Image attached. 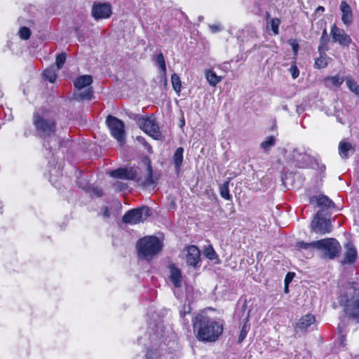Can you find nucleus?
<instances>
[{"mask_svg":"<svg viewBox=\"0 0 359 359\" xmlns=\"http://www.w3.org/2000/svg\"><path fill=\"white\" fill-rule=\"evenodd\" d=\"M196 337L202 341H215L222 334L223 326L207 316L198 314L193 319Z\"/></svg>","mask_w":359,"mask_h":359,"instance_id":"nucleus-1","label":"nucleus"},{"mask_svg":"<svg viewBox=\"0 0 359 359\" xmlns=\"http://www.w3.org/2000/svg\"><path fill=\"white\" fill-rule=\"evenodd\" d=\"M339 302L348 318L359 322V283H348L339 297Z\"/></svg>","mask_w":359,"mask_h":359,"instance_id":"nucleus-2","label":"nucleus"},{"mask_svg":"<svg viewBox=\"0 0 359 359\" xmlns=\"http://www.w3.org/2000/svg\"><path fill=\"white\" fill-rule=\"evenodd\" d=\"M314 245L323 258L333 259L340 255L341 245L335 238H328L315 241Z\"/></svg>","mask_w":359,"mask_h":359,"instance_id":"nucleus-3","label":"nucleus"},{"mask_svg":"<svg viewBox=\"0 0 359 359\" xmlns=\"http://www.w3.org/2000/svg\"><path fill=\"white\" fill-rule=\"evenodd\" d=\"M137 250L140 255L145 259H151L162 248L160 241L155 236H145L139 240Z\"/></svg>","mask_w":359,"mask_h":359,"instance_id":"nucleus-4","label":"nucleus"},{"mask_svg":"<svg viewBox=\"0 0 359 359\" xmlns=\"http://www.w3.org/2000/svg\"><path fill=\"white\" fill-rule=\"evenodd\" d=\"M33 123L35 126L36 130L41 137H50L55 133V121L51 118H45L43 116H41L39 112L34 113Z\"/></svg>","mask_w":359,"mask_h":359,"instance_id":"nucleus-5","label":"nucleus"},{"mask_svg":"<svg viewBox=\"0 0 359 359\" xmlns=\"http://www.w3.org/2000/svg\"><path fill=\"white\" fill-rule=\"evenodd\" d=\"M150 215V209L147 206L132 209L126 212L122 221L130 224L142 222Z\"/></svg>","mask_w":359,"mask_h":359,"instance_id":"nucleus-6","label":"nucleus"},{"mask_svg":"<svg viewBox=\"0 0 359 359\" xmlns=\"http://www.w3.org/2000/svg\"><path fill=\"white\" fill-rule=\"evenodd\" d=\"M106 123L111 135L120 144H123L125 142V130L123 121L115 116H108L106 119Z\"/></svg>","mask_w":359,"mask_h":359,"instance_id":"nucleus-7","label":"nucleus"},{"mask_svg":"<svg viewBox=\"0 0 359 359\" xmlns=\"http://www.w3.org/2000/svg\"><path fill=\"white\" fill-rule=\"evenodd\" d=\"M138 125L142 130L154 139L160 140L161 138V132L155 117L140 118Z\"/></svg>","mask_w":359,"mask_h":359,"instance_id":"nucleus-8","label":"nucleus"},{"mask_svg":"<svg viewBox=\"0 0 359 359\" xmlns=\"http://www.w3.org/2000/svg\"><path fill=\"white\" fill-rule=\"evenodd\" d=\"M311 229L316 233L324 235L332 231V224L330 219L323 216V211H318L311 223Z\"/></svg>","mask_w":359,"mask_h":359,"instance_id":"nucleus-9","label":"nucleus"},{"mask_svg":"<svg viewBox=\"0 0 359 359\" xmlns=\"http://www.w3.org/2000/svg\"><path fill=\"white\" fill-rule=\"evenodd\" d=\"M144 168H138L137 179V182L143 187L148 188L154 186L155 180L152 177V168L150 161L145 159L144 161Z\"/></svg>","mask_w":359,"mask_h":359,"instance_id":"nucleus-10","label":"nucleus"},{"mask_svg":"<svg viewBox=\"0 0 359 359\" xmlns=\"http://www.w3.org/2000/svg\"><path fill=\"white\" fill-rule=\"evenodd\" d=\"M111 13V6L108 3H95L92 8V15L95 19L109 18Z\"/></svg>","mask_w":359,"mask_h":359,"instance_id":"nucleus-11","label":"nucleus"},{"mask_svg":"<svg viewBox=\"0 0 359 359\" xmlns=\"http://www.w3.org/2000/svg\"><path fill=\"white\" fill-rule=\"evenodd\" d=\"M331 36L333 41L338 42L344 46H348L351 42V37L345 33L344 30L335 25H333L331 29Z\"/></svg>","mask_w":359,"mask_h":359,"instance_id":"nucleus-12","label":"nucleus"},{"mask_svg":"<svg viewBox=\"0 0 359 359\" xmlns=\"http://www.w3.org/2000/svg\"><path fill=\"white\" fill-rule=\"evenodd\" d=\"M186 261L188 265L194 268L200 262L201 252L196 245H189L186 248Z\"/></svg>","mask_w":359,"mask_h":359,"instance_id":"nucleus-13","label":"nucleus"},{"mask_svg":"<svg viewBox=\"0 0 359 359\" xmlns=\"http://www.w3.org/2000/svg\"><path fill=\"white\" fill-rule=\"evenodd\" d=\"M291 160L299 168L306 166L309 161V156L303 149L295 148L291 154Z\"/></svg>","mask_w":359,"mask_h":359,"instance_id":"nucleus-14","label":"nucleus"},{"mask_svg":"<svg viewBox=\"0 0 359 359\" xmlns=\"http://www.w3.org/2000/svg\"><path fill=\"white\" fill-rule=\"evenodd\" d=\"M111 177L122 180H134L137 176V170L135 168H118L112 170L110 173Z\"/></svg>","mask_w":359,"mask_h":359,"instance_id":"nucleus-15","label":"nucleus"},{"mask_svg":"<svg viewBox=\"0 0 359 359\" xmlns=\"http://www.w3.org/2000/svg\"><path fill=\"white\" fill-rule=\"evenodd\" d=\"M346 252L344 257L341 263L343 264H348L353 263L357 259V250L351 243H348L345 245Z\"/></svg>","mask_w":359,"mask_h":359,"instance_id":"nucleus-16","label":"nucleus"},{"mask_svg":"<svg viewBox=\"0 0 359 359\" xmlns=\"http://www.w3.org/2000/svg\"><path fill=\"white\" fill-rule=\"evenodd\" d=\"M315 241L311 243H305L304 241H299L296 243L295 248L302 251L306 254V257H311L313 255L314 250H316V247L314 245Z\"/></svg>","mask_w":359,"mask_h":359,"instance_id":"nucleus-17","label":"nucleus"},{"mask_svg":"<svg viewBox=\"0 0 359 359\" xmlns=\"http://www.w3.org/2000/svg\"><path fill=\"white\" fill-rule=\"evenodd\" d=\"M310 203H316L318 206L324 207L327 208H334V203L327 196L324 195H319L318 196H313L310 199Z\"/></svg>","mask_w":359,"mask_h":359,"instance_id":"nucleus-18","label":"nucleus"},{"mask_svg":"<svg viewBox=\"0 0 359 359\" xmlns=\"http://www.w3.org/2000/svg\"><path fill=\"white\" fill-rule=\"evenodd\" d=\"M170 270V279L172 284L176 287H179L181 286L182 283V275L181 271L174 265H170L169 266Z\"/></svg>","mask_w":359,"mask_h":359,"instance_id":"nucleus-19","label":"nucleus"},{"mask_svg":"<svg viewBox=\"0 0 359 359\" xmlns=\"http://www.w3.org/2000/svg\"><path fill=\"white\" fill-rule=\"evenodd\" d=\"M156 62L159 65L161 69L160 79L163 83V85H166V65L164 59V56L162 53H159L156 57Z\"/></svg>","mask_w":359,"mask_h":359,"instance_id":"nucleus-20","label":"nucleus"},{"mask_svg":"<svg viewBox=\"0 0 359 359\" xmlns=\"http://www.w3.org/2000/svg\"><path fill=\"white\" fill-rule=\"evenodd\" d=\"M93 82L91 76L82 75L78 77L74 81V86L78 90H81L86 87H88Z\"/></svg>","mask_w":359,"mask_h":359,"instance_id":"nucleus-21","label":"nucleus"},{"mask_svg":"<svg viewBox=\"0 0 359 359\" xmlns=\"http://www.w3.org/2000/svg\"><path fill=\"white\" fill-rule=\"evenodd\" d=\"M340 8L342 13L341 20L343 22L345 25L350 24L353 20L350 6L346 2H342L340 5Z\"/></svg>","mask_w":359,"mask_h":359,"instance_id":"nucleus-22","label":"nucleus"},{"mask_svg":"<svg viewBox=\"0 0 359 359\" xmlns=\"http://www.w3.org/2000/svg\"><path fill=\"white\" fill-rule=\"evenodd\" d=\"M183 154H184V149L182 147H178L173 156H172V161L175 167V170L177 172H180L181 170V167L183 162Z\"/></svg>","mask_w":359,"mask_h":359,"instance_id":"nucleus-23","label":"nucleus"},{"mask_svg":"<svg viewBox=\"0 0 359 359\" xmlns=\"http://www.w3.org/2000/svg\"><path fill=\"white\" fill-rule=\"evenodd\" d=\"M316 319L314 316L311 314H306L302 317L297 323V327L301 330H306L309 326L315 322Z\"/></svg>","mask_w":359,"mask_h":359,"instance_id":"nucleus-24","label":"nucleus"},{"mask_svg":"<svg viewBox=\"0 0 359 359\" xmlns=\"http://www.w3.org/2000/svg\"><path fill=\"white\" fill-rule=\"evenodd\" d=\"M330 58L325 54V52H320V57H318L314 64V67L318 69H323L327 66Z\"/></svg>","mask_w":359,"mask_h":359,"instance_id":"nucleus-25","label":"nucleus"},{"mask_svg":"<svg viewBox=\"0 0 359 359\" xmlns=\"http://www.w3.org/2000/svg\"><path fill=\"white\" fill-rule=\"evenodd\" d=\"M205 77L212 86H215L219 82L222 81V77L217 76L213 71L209 69L205 72Z\"/></svg>","mask_w":359,"mask_h":359,"instance_id":"nucleus-26","label":"nucleus"},{"mask_svg":"<svg viewBox=\"0 0 359 359\" xmlns=\"http://www.w3.org/2000/svg\"><path fill=\"white\" fill-rule=\"evenodd\" d=\"M344 82V79L338 75L329 76L325 79V84L327 87L339 86Z\"/></svg>","mask_w":359,"mask_h":359,"instance_id":"nucleus-27","label":"nucleus"},{"mask_svg":"<svg viewBox=\"0 0 359 359\" xmlns=\"http://www.w3.org/2000/svg\"><path fill=\"white\" fill-rule=\"evenodd\" d=\"M229 182L226 181L223 184L219 187V193L222 198L226 200L230 201L231 199V196L229 194Z\"/></svg>","mask_w":359,"mask_h":359,"instance_id":"nucleus-28","label":"nucleus"},{"mask_svg":"<svg viewBox=\"0 0 359 359\" xmlns=\"http://www.w3.org/2000/svg\"><path fill=\"white\" fill-rule=\"evenodd\" d=\"M339 149L340 156L344 158H346L348 156V151L352 149V147L348 142H341Z\"/></svg>","mask_w":359,"mask_h":359,"instance_id":"nucleus-29","label":"nucleus"},{"mask_svg":"<svg viewBox=\"0 0 359 359\" xmlns=\"http://www.w3.org/2000/svg\"><path fill=\"white\" fill-rule=\"evenodd\" d=\"M74 97L76 100H90L93 97V90L91 88L85 89L83 92H80L78 94H74Z\"/></svg>","mask_w":359,"mask_h":359,"instance_id":"nucleus-30","label":"nucleus"},{"mask_svg":"<svg viewBox=\"0 0 359 359\" xmlns=\"http://www.w3.org/2000/svg\"><path fill=\"white\" fill-rule=\"evenodd\" d=\"M275 144L276 138L273 136H269L261 143L260 146L265 151H268Z\"/></svg>","mask_w":359,"mask_h":359,"instance_id":"nucleus-31","label":"nucleus"},{"mask_svg":"<svg viewBox=\"0 0 359 359\" xmlns=\"http://www.w3.org/2000/svg\"><path fill=\"white\" fill-rule=\"evenodd\" d=\"M43 76L50 82H54L57 76L54 67L46 69L43 72Z\"/></svg>","mask_w":359,"mask_h":359,"instance_id":"nucleus-32","label":"nucleus"},{"mask_svg":"<svg viewBox=\"0 0 359 359\" xmlns=\"http://www.w3.org/2000/svg\"><path fill=\"white\" fill-rule=\"evenodd\" d=\"M171 82L173 89L177 93L180 92L181 90V81L180 77L176 74H172Z\"/></svg>","mask_w":359,"mask_h":359,"instance_id":"nucleus-33","label":"nucleus"},{"mask_svg":"<svg viewBox=\"0 0 359 359\" xmlns=\"http://www.w3.org/2000/svg\"><path fill=\"white\" fill-rule=\"evenodd\" d=\"M346 85L348 88L359 97V86L351 78L346 79Z\"/></svg>","mask_w":359,"mask_h":359,"instance_id":"nucleus-34","label":"nucleus"},{"mask_svg":"<svg viewBox=\"0 0 359 359\" xmlns=\"http://www.w3.org/2000/svg\"><path fill=\"white\" fill-rule=\"evenodd\" d=\"M205 256L210 260H213L217 258V254L210 245L205 247L203 252Z\"/></svg>","mask_w":359,"mask_h":359,"instance_id":"nucleus-35","label":"nucleus"},{"mask_svg":"<svg viewBox=\"0 0 359 359\" xmlns=\"http://www.w3.org/2000/svg\"><path fill=\"white\" fill-rule=\"evenodd\" d=\"M67 58V54L62 53L56 57L55 64L58 69H60L65 62Z\"/></svg>","mask_w":359,"mask_h":359,"instance_id":"nucleus-36","label":"nucleus"},{"mask_svg":"<svg viewBox=\"0 0 359 359\" xmlns=\"http://www.w3.org/2000/svg\"><path fill=\"white\" fill-rule=\"evenodd\" d=\"M20 37L23 40H27L31 35L29 29L27 27H22L19 30Z\"/></svg>","mask_w":359,"mask_h":359,"instance_id":"nucleus-37","label":"nucleus"},{"mask_svg":"<svg viewBox=\"0 0 359 359\" xmlns=\"http://www.w3.org/2000/svg\"><path fill=\"white\" fill-rule=\"evenodd\" d=\"M329 39L328 37L324 38V36H321L320 40V44L318 46V50L319 52H325L327 49V44Z\"/></svg>","mask_w":359,"mask_h":359,"instance_id":"nucleus-38","label":"nucleus"},{"mask_svg":"<svg viewBox=\"0 0 359 359\" xmlns=\"http://www.w3.org/2000/svg\"><path fill=\"white\" fill-rule=\"evenodd\" d=\"M271 29L273 30L275 34H278V27L280 25V20L278 18H273L271 20L270 22Z\"/></svg>","mask_w":359,"mask_h":359,"instance_id":"nucleus-39","label":"nucleus"},{"mask_svg":"<svg viewBox=\"0 0 359 359\" xmlns=\"http://www.w3.org/2000/svg\"><path fill=\"white\" fill-rule=\"evenodd\" d=\"M157 355L158 352L156 349H148L145 354V357L147 359H154L157 356Z\"/></svg>","mask_w":359,"mask_h":359,"instance_id":"nucleus-40","label":"nucleus"},{"mask_svg":"<svg viewBox=\"0 0 359 359\" xmlns=\"http://www.w3.org/2000/svg\"><path fill=\"white\" fill-rule=\"evenodd\" d=\"M289 71L293 79H296L299 76V71L296 65L291 66Z\"/></svg>","mask_w":359,"mask_h":359,"instance_id":"nucleus-41","label":"nucleus"},{"mask_svg":"<svg viewBox=\"0 0 359 359\" xmlns=\"http://www.w3.org/2000/svg\"><path fill=\"white\" fill-rule=\"evenodd\" d=\"M247 335V330H246V325H244L242 327V330L241 331L239 337H238V342L241 343L243 341V339L246 337Z\"/></svg>","mask_w":359,"mask_h":359,"instance_id":"nucleus-42","label":"nucleus"},{"mask_svg":"<svg viewBox=\"0 0 359 359\" xmlns=\"http://www.w3.org/2000/svg\"><path fill=\"white\" fill-rule=\"evenodd\" d=\"M209 27L212 33L218 32L222 29L219 24L210 25Z\"/></svg>","mask_w":359,"mask_h":359,"instance_id":"nucleus-43","label":"nucleus"},{"mask_svg":"<svg viewBox=\"0 0 359 359\" xmlns=\"http://www.w3.org/2000/svg\"><path fill=\"white\" fill-rule=\"evenodd\" d=\"M289 43L292 46V50L294 53V55H297L298 49H299V45L294 40H290Z\"/></svg>","mask_w":359,"mask_h":359,"instance_id":"nucleus-44","label":"nucleus"},{"mask_svg":"<svg viewBox=\"0 0 359 359\" xmlns=\"http://www.w3.org/2000/svg\"><path fill=\"white\" fill-rule=\"evenodd\" d=\"M294 276V273H288L285 278V285H288L289 283L292 281L293 277Z\"/></svg>","mask_w":359,"mask_h":359,"instance_id":"nucleus-45","label":"nucleus"},{"mask_svg":"<svg viewBox=\"0 0 359 359\" xmlns=\"http://www.w3.org/2000/svg\"><path fill=\"white\" fill-rule=\"evenodd\" d=\"M92 193H93V194H94L95 196H96L97 197L102 196V190L98 188H93Z\"/></svg>","mask_w":359,"mask_h":359,"instance_id":"nucleus-46","label":"nucleus"},{"mask_svg":"<svg viewBox=\"0 0 359 359\" xmlns=\"http://www.w3.org/2000/svg\"><path fill=\"white\" fill-rule=\"evenodd\" d=\"M102 210V214L104 217L109 218L110 217V212L107 207H104Z\"/></svg>","mask_w":359,"mask_h":359,"instance_id":"nucleus-47","label":"nucleus"},{"mask_svg":"<svg viewBox=\"0 0 359 359\" xmlns=\"http://www.w3.org/2000/svg\"><path fill=\"white\" fill-rule=\"evenodd\" d=\"M325 11V8L323 6H318L316 10V12H323Z\"/></svg>","mask_w":359,"mask_h":359,"instance_id":"nucleus-48","label":"nucleus"},{"mask_svg":"<svg viewBox=\"0 0 359 359\" xmlns=\"http://www.w3.org/2000/svg\"><path fill=\"white\" fill-rule=\"evenodd\" d=\"M190 311H191L190 307L188 306L187 311H184V313H182V312L180 313L181 316H184L185 315V313H190Z\"/></svg>","mask_w":359,"mask_h":359,"instance_id":"nucleus-49","label":"nucleus"},{"mask_svg":"<svg viewBox=\"0 0 359 359\" xmlns=\"http://www.w3.org/2000/svg\"><path fill=\"white\" fill-rule=\"evenodd\" d=\"M322 36H324V38L327 37L326 29L323 30Z\"/></svg>","mask_w":359,"mask_h":359,"instance_id":"nucleus-50","label":"nucleus"},{"mask_svg":"<svg viewBox=\"0 0 359 359\" xmlns=\"http://www.w3.org/2000/svg\"><path fill=\"white\" fill-rule=\"evenodd\" d=\"M288 290V285H285V290L287 292Z\"/></svg>","mask_w":359,"mask_h":359,"instance_id":"nucleus-51","label":"nucleus"},{"mask_svg":"<svg viewBox=\"0 0 359 359\" xmlns=\"http://www.w3.org/2000/svg\"><path fill=\"white\" fill-rule=\"evenodd\" d=\"M356 359H359V354L358 355H355Z\"/></svg>","mask_w":359,"mask_h":359,"instance_id":"nucleus-52","label":"nucleus"}]
</instances>
